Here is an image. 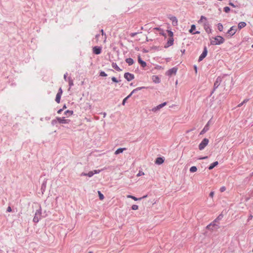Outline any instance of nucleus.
Listing matches in <instances>:
<instances>
[{"instance_id": "obj_1", "label": "nucleus", "mask_w": 253, "mask_h": 253, "mask_svg": "<svg viewBox=\"0 0 253 253\" xmlns=\"http://www.w3.org/2000/svg\"><path fill=\"white\" fill-rule=\"evenodd\" d=\"M198 23L203 25L207 33H210L211 32V29L210 27L209 23L206 17L201 16L200 19L198 21Z\"/></svg>"}, {"instance_id": "obj_2", "label": "nucleus", "mask_w": 253, "mask_h": 253, "mask_svg": "<svg viewBox=\"0 0 253 253\" xmlns=\"http://www.w3.org/2000/svg\"><path fill=\"white\" fill-rule=\"evenodd\" d=\"M224 42V39L221 36H217L212 38L211 41V43L212 45H217L223 43Z\"/></svg>"}, {"instance_id": "obj_3", "label": "nucleus", "mask_w": 253, "mask_h": 253, "mask_svg": "<svg viewBox=\"0 0 253 253\" xmlns=\"http://www.w3.org/2000/svg\"><path fill=\"white\" fill-rule=\"evenodd\" d=\"M209 140L207 138H204L199 145V149L200 150H203L208 144Z\"/></svg>"}, {"instance_id": "obj_4", "label": "nucleus", "mask_w": 253, "mask_h": 253, "mask_svg": "<svg viewBox=\"0 0 253 253\" xmlns=\"http://www.w3.org/2000/svg\"><path fill=\"white\" fill-rule=\"evenodd\" d=\"M100 171V170H94L93 171H89V172H88L87 173H84V172H83L82 174H81V175H84V176H88L89 177H91L93 175V174H97V173H99Z\"/></svg>"}, {"instance_id": "obj_5", "label": "nucleus", "mask_w": 253, "mask_h": 253, "mask_svg": "<svg viewBox=\"0 0 253 253\" xmlns=\"http://www.w3.org/2000/svg\"><path fill=\"white\" fill-rule=\"evenodd\" d=\"M56 119L60 124H69L70 122V120L65 119V117H57Z\"/></svg>"}, {"instance_id": "obj_6", "label": "nucleus", "mask_w": 253, "mask_h": 253, "mask_svg": "<svg viewBox=\"0 0 253 253\" xmlns=\"http://www.w3.org/2000/svg\"><path fill=\"white\" fill-rule=\"evenodd\" d=\"M124 77L127 81H130L134 78V76L131 73H126L124 75Z\"/></svg>"}, {"instance_id": "obj_7", "label": "nucleus", "mask_w": 253, "mask_h": 253, "mask_svg": "<svg viewBox=\"0 0 253 253\" xmlns=\"http://www.w3.org/2000/svg\"><path fill=\"white\" fill-rule=\"evenodd\" d=\"M167 104V103L166 102H164L163 103H162L154 108H153L152 109V111L154 112H157L158 110H160L161 108H162L163 107H164L165 105H166Z\"/></svg>"}, {"instance_id": "obj_8", "label": "nucleus", "mask_w": 253, "mask_h": 253, "mask_svg": "<svg viewBox=\"0 0 253 253\" xmlns=\"http://www.w3.org/2000/svg\"><path fill=\"white\" fill-rule=\"evenodd\" d=\"M207 53H208V51H207V47H205L203 53L201 54V55L199 57V61H201L203 60V59L204 58H205L206 56H207Z\"/></svg>"}, {"instance_id": "obj_9", "label": "nucleus", "mask_w": 253, "mask_h": 253, "mask_svg": "<svg viewBox=\"0 0 253 253\" xmlns=\"http://www.w3.org/2000/svg\"><path fill=\"white\" fill-rule=\"evenodd\" d=\"M177 72V68H172L169 70L166 74L169 76H171L173 74H175Z\"/></svg>"}, {"instance_id": "obj_10", "label": "nucleus", "mask_w": 253, "mask_h": 253, "mask_svg": "<svg viewBox=\"0 0 253 253\" xmlns=\"http://www.w3.org/2000/svg\"><path fill=\"white\" fill-rule=\"evenodd\" d=\"M41 216V212L40 211H37L36 212L35 216L33 218V221L35 223H37L39 222V219H40Z\"/></svg>"}, {"instance_id": "obj_11", "label": "nucleus", "mask_w": 253, "mask_h": 253, "mask_svg": "<svg viewBox=\"0 0 253 253\" xmlns=\"http://www.w3.org/2000/svg\"><path fill=\"white\" fill-rule=\"evenodd\" d=\"M236 31L237 30L236 28L234 26H232L228 30V31L227 32V34H229L230 36H232L236 33Z\"/></svg>"}, {"instance_id": "obj_12", "label": "nucleus", "mask_w": 253, "mask_h": 253, "mask_svg": "<svg viewBox=\"0 0 253 253\" xmlns=\"http://www.w3.org/2000/svg\"><path fill=\"white\" fill-rule=\"evenodd\" d=\"M93 52L95 54H99L101 52L102 48L101 47L94 46L93 47Z\"/></svg>"}, {"instance_id": "obj_13", "label": "nucleus", "mask_w": 253, "mask_h": 253, "mask_svg": "<svg viewBox=\"0 0 253 253\" xmlns=\"http://www.w3.org/2000/svg\"><path fill=\"white\" fill-rule=\"evenodd\" d=\"M170 20L171 21L172 24L173 26H177L178 24V21L177 18L175 16H172L170 18Z\"/></svg>"}, {"instance_id": "obj_14", "label": "nucleus", "mask_w": 253, "mask_h": 253, "mask_svg": "<svg viewBox=\"0 0 253 253\" xmlns=\"http://www.w3.org/2000/svg\"><path fill=\"white\" fill-rule=\"evenodd\" d=\"M152 81L156 84L159 83L160 82V78L158 76L154 75L152 77Z\"/></svg>"}, {"instance_id": "obj_15", "label": "nucleus", "mask_w": 253, "mask_h": 253, "mask_svg": "<svg viewBox=\"0 0 253 253\" xmlns=\"http://www.w3.org/2000/svg\"><path fill=\"white\" fill-rule=\"evenodd\" d=\"M173 44V38H169L168 41L166 45H165V47H168L170 45H172Z\"/></svg>"}, {"instance_id": "obj_16", "label": "nucleus", "mask_w": 253, "mask_h": 253, "mask_svg": "<svg viewBox=\"0 0 253 253\" xmlns=\"http://www.w3.org/2000/svg\"><path fill=\"white\" fill-rule=\"evenodd\" d=\"M138 61L142 67H145L146 66V63L143 61L140 56L138 57Z\"/></svg>"}, {"instance_id": "obj_17", "label": "nucleus", "mask_w": 253, "mask_h": 253, "mask_svg": "<svg viewBox=\"0 0 253 253\" xmlns=\"http://www.w3.org/2000/svg\"><path fill=\"white\" fill-rule=\"evenodd\" d=\"M112 66L113 68H114L116 71L118 72L122 71V69L117 65L116 63H113L112 64Z\"/></svg>"}, {"instance_id": "obj_18", "label": "nucleus", "mask_w": 253, "mask_h": 253, "mask_svg": "<svg viewBox=\"0 0 253 253\" xmlns=\"http://www.w3.org/2000/svg\"><path fill=\"white\" fill-rule=\"evenodd\" d=\"M126 62L130 66L133 64L134 61L133 59L131 58H128L126 59Z\"/></svg>"}, {"instance_id": "obj_19", "label": "nucleus", "mask_w": 253, "mask_h": 253, "mask_svg": "<svg viewBox=\"0 0 253 253\" xmlns=\"http://www.w3.org/2000/svg\"><path fill=\"white\" fill-rule=\"evenodd\" d=\"M246 26V23L245 22H241L238 24V28L240 30Z\"/></svg>"}, {"instance_id": "obj_20", "label": "nucleus", "mask_w": 253, "mask_h": 253, "mask_svg": "<svg viewBox=\"0 0 253 253\" xmlns=\"http://www.w3.org/2000/svg\"><path fill=\"white\" fill-rule=\"evenodd\" d=\"M218 163L217 161H216V162H214V163H212L211 164V165L210 166V167H209V169L210 170H211L212 169H213L215 166H216L217 165H218Z\"/></svg>"}, {"instance_id": "obj_21", "label": "nucleus", "mask_w": 253, "mask_h": 253, "mask_svg": "<svg viewBox=\"0 0 253 253\" xmlns=\"http://www.w3.org/2000/svg\"><path fill=\"white\" fill-rule=\"evenodd\" d=\"M209 129V125L208 124H207L204 128L203 129V130L201 131L200 134H203L205 133L206 131H207Z\"/></svg>"}, {"instance_id": "obj_22", "label": "nucleus", "mask_w": 253, "mask_h": 253, "mask_svg": "<svg viewBox=\"0 0 253 253\" xmlns=\"http://www.w3.org/2000/svg\"><path fill=\"white\" fill-rule=\"evenodd\" d=\"M126 148H119L115 152V154L116 155H118L120 153H123V151L126 150Z\"/></svg>"}, {"instance_id": "obj_23", "label": "nucleus", "mask_w": 253, "mask_h": 253, "mask_svg": "<svg viewBox=\"0 0 253 253\" xmlns=\"http://www.w3.org/2000/svg\"><path fill=\"white\" fill-rule=\"evenodd\" d=\"M164 160L162 158H157L155 163L157 164L160 165L163 163Z\"/></svg>"}, {"instance_id": "obj_24", "label": "nucleus", "mask_w": 253, "mask_h": 253, "mask_svg": "<svg viewBox=\"0 0 253 253\" xmlns=\"http://www.w3.org/2000/svg\"><path fill=\"white\" fill-rule=\"evenodd\" d=\"M61 94L57 93L56 96L55 101L57 103H59L60 102V98L61 96Z\"/></svg>"}, {"instance_id": "obj_25", "label": "nucleus", "mask_w": 253, "mask_h": 253, "mask_svg": "<svg viewBox=\"0 0 253 253\" xmlns=\"http://www.w3.org/2000/svg\"><path fill=\"white\" fill-rule=\"evenodd\" d=\"M132 95V93H130L123 100L122 104L124 105L127 100V99L129 98Z\"/></svg>"}, {"instance_id": "obj_26", "label": "nucleus", "mask_w": 253, "mask_h": 253, "mask_svg": "<svg viewBox=\"0 0 253 253\" xmlns=\"http://www.w3.org/2000/svg\"><path fill=\"white\" fill-rule=\"evenodd\" d=\"M146 88L145 86H142V87H138L136 88L135 89H133L131 93H132V94L134 93L136 91L140 90L143 88Z\"/></svg>"}, {"instance_id": "obj_27", "label": "nucleus", "mask_w": 253, "mask_h": 253, "mask_svg": "<svg viewBox=\"0 0 253 253\" xmlns=\"http://www.w3.org/2000/svg\"><path fill=\"white\" fill-rule=\"evenodd\" d=\"M197 168L195 166H192L190 168V171L191 172H195L197 171Z\"/></svg>"}, {"instance_id": "obj_28", "label": "nucleus", "mask_w": 253, "mask_h": 253, "mask_svg": "<svg viewBox=\"0 0 253 253\" xmlns=\"http://www.w3.org/2000/svg\"><path fill=\"white\" fill-rule=\"evenodd\" d=\"M217 28H218L219 31H222V30L223 29V27L221 23L218 24V25H217Z\"/></svg>"}, {"instance_id": "obj_29", "label": "nucleus", "mask_w": 253, "mask_h": 253, "mask_svg": "<svg viewBox=\"0 0 253 253\" xmlns=\"http://www.w3.org/2000/svg\"><path fill=\"white\" fill-rule=\"evenodd\" d=\"M73 114V111L67 110L65 112L66 115L71 116Z\"/></svg>"}, {"instance_id": "obj_30", "label": "nucleus", "mask_w": 253, "mask_h": 253, "mask_svg": "<svg viewBox=\"0 0 253 253\" xmlns=\"http://www.w3.org/2000/svg\"><path fill=\"white\" fill-rule=\"evenodd\" d=\"M98 195H99V199L101 200H103L104 198V195L99 191H98Z\"/></svg>"}, {"instance_id": "obj_31", "label": "nucleus", "mask_w": 253, "mask_h": 253, "mask_svg": "<svg viewBox=\"0 0 253 253\" xmlns=\"http://www.w3.org/2000/svg\"><path fill=\"white\" fill-rule=\"evenodd\" d=\"M147 197V196H146H146H143V197H142V198H145V197ZM131 199H133V200H134V201H137V200H141V199H142V198H139V199H138V198H136L135 197H134V196H132V197H131Z\"/></svg>"}, {"instance_id": "obj_32", "label": "nucleus", "mask_w": 253, "mask_h": 253, "mask_svg": "<svg viewBox=\"0 0 253 253\" xmlns=\"http://www.w3.org/2000/svg\"><path fill=\"white\" fill-rule=\"evenodd\" d=\"M196 29V26L195 25H192L191 27V29L190 30L189 32L190 33H192L193 31H194Z\"/></svg>"}, {"instance_id": "obj_33", "label": "nucleus", "mask_w": 253, "mask_h": 253, "mask_svg": "<svg viewBox=\"0 0 253 253\" xmlns=\"http://www.w3.org/2000/svg\"><path fill=\"white\" fill-rule=\"evenodd\" d=\"M168 33L169 36L170 37V38H173V33L172 31L168 30Z\"/></svg>"}, {"instance_id": "obj_34", "label": "nucleus", "mask_w": 253, "mask_h": 253, "mask_svg": "<svg viewBox=\"0 0 253 253\" xmlns=\"http://www.w3.org/2000/svg\"><path fill=\"white\" fill-rule=\"evenodd\" d=\"M131 209L133 210H137L138 209V206L136 205H133L132 206Z\"/></svg>"}, {"instance_id": "obj_35", "label": "nucleus", "mask_w": 253, "mask_h": 253, "mask_svg": "<svg viewBox=\"0 0 253 253\" xmlns=\"http://www.w3.org/2000/svg\"><path fill=\"white\" fill-rule=\"evenodd\" d=\"M230 10V8L228 6H226L224 8V11L226 13H228L229 12Z\"/></svg>"}, {"instance_id": "obj_36", "label": "nucleus", "mask_w": 253, "mask_h": 253, "mask_svg": "<svg viewBox=\"0 0 253 253\" xmlns=\"http://www.w3.org/2000/svg\"><path fill=\"white\" fill-rule=\"evenodd\" d=\"M100 76L102 77H106L107 74L103 71H102L100 73Z\"/></svg>"}, {"instance_id": "obj_37", "label": "nucleus", "mask_w": 253, "mask_h": 253, "mask_svg": "<svg viewBox=\"0 0 253 253\" xmlns=\"http://www.w3.org/2000/svg\"><path fill=\"white\" fill-rule=\"evenodd\" d=\"M144 175V173L142 171H140L137 174V176H140Z\"/></svg>"}, {"instance_id": "obj_38", "label": "nucleus", "mask_w": 253, "mask_h": 253, "mask_svg": "<svg viewBox=\"0 0 253 253\" xmlns=\"http://www.w3.org/2000/svg\"><path fill=\"white\" fill-rule=\"evenodd\" d=\"M225 190H226V188H225V187H224V186H222V187H221L220 188V191L221 192H223L225 191Z\"/></svg>"}, {"instance_id": "obj_39", "label": "nucleus", "mask_w": 253, "mask_h": 253, "mask_svg": "<svg viewBox=\"0 0 253 253\" xmlns=\"http://www.w3.org/2000/svg\"><path fill=\"white\" fill-rule=\"evenodd\" d=\"M112 80L113 82H115V83H118V81L117 80V79L115 77H114L112 78Z\"/></svg>"}, {"instance_id": "obj_40", "label": "nucleus", "mask_w": 253, "mask_h": 253, "mask_svg": "<svg viewBox=\"0 0 253 253\" xmlns=\"http://www.w3.org/2000/svg\"><path fill=\"white\" fill-rule=\"evenodd\" d=\"M214 194V192L213 191H211L210 193V196L211 198L213 197V195Z\"/></svg>"}, {"instance_id": "obj_41", "label": "nucleus", "mask_w": 253, "mask_h": 253, "mask_svg": "<svg viewBox=\"0 0 253 253\" xmlns=\"http://www.w3.org/2000/svg\"><path fill=\"white\" fill-rule=\"evenodd\" d=\"M62 93H63V91H62V89H61V88H60L59 90H58V92L57 93L58 94H62Z\"/></svg>"}, {"instance_id": "obj_42", "label": "nucleus", "mask_w": 253, "mask_h": 253, "mask_svg": "<svg viewBox=\"0 0 253 253\" xmlns=\"http://www.w3.org/2000/svg\"><path fill=\"white\" fill-rule=\"evenodd\" d=\"M12 211V210H11V208L10 207H8L7 208V212H11Z\"/></svg>"}, {"instance_id": "obj_43", "label": "nucleus", "mask_w": 253, "mask_h": 253, "mask_svg": "<svg viewBox=\"0 0 253 253\" xmlns=\"http://www.w3.org/2000/svg\"><path fill=\"white\" fill-rule=\"evenodd\" d=\"M137 34V33H131L130 35L131 37H133L134 36L136 35Z\"/></svg>"}, {"instance_id": "obj_44", "label": "nucleus", "mask_w": 253, "mask_h": 253, "mask_svg": "<svg viewBox=\"0 0 253 253\" xmlns=\"http://www.w3.org/2000/svg\"><path fill=\"white\" fill-rule=\"evenodd\" d=\"M246 102V101L245 100L243 102H242L241 103L239 104L238 105V107H241L244 103H245Z\"/></svg>"}, {"instance_id": "obj_45", "label": "nucleus", "mask_w": 253, "mask_h": 253, "mask_svg": "<svg viewBox=\"0 0 253 253\" xmlns=\"http://www.w3.org/2000/svg\"><path fill=\"white\" fill-rule=\"evenodd\" d=\"M229 4L233 7H236V6L232 2H229Z\"/></svg>"}, {"instance_id": "obj_46", "label": "nucleus", "mask_w": 253, "mask_h": 253, "mask_svg": "<svg viewBox=\"0 0 253 253\" xmlns=\"http://www.w3.org/2000/svg\"><path fill=\"white\" fill-rule=\"evenodd\" d=\"M161 31L160 34H161L162 35H163L164 36H166L165 34L164 33V31L162 30H161V31Z\"/></svg>"}, {"instance_id": "obj_47", "label": "nucleus", "mask_w": 253, "mask_h": 253, "mask_svg": "<svg viewBox=\"0 0 253 253\" xmlns=\"http://www.w3.org/2000/svg\"><path fill=\"white\" fill-rule=\"evenodd\" d=\"M63 111V109H61L60 110H59L58 111H57V113L60 114H61V112Z\"/></svg>"}, {"instance_id": "obj_48", "label": "nucleus", "mask_w": 253, "mask_h": 253, "mask_svg": "<svg viewBox=\"0 0 253 253\" xmlns=\"http://www.w3.org/2000/svg\"><path fill=\"white\" fill-rule=\"evenodd\" d=\"M154 30H157V31H161V29H160V28H155L154 29Z\"/></svg>"}, {"instance_id": "obj_49", "label": "nucleus", "mask_w": 253, "mask_h": 253, "mask_svg": "<svg viewBox=\"0 0 253 253\" xmlns=\"http://www.w3.org/2000/svg\"><path fill=\"white\" fill-rule=\"evenodd\" d=\"M207 158H208V157H207V156H206V157H203V158H200L199 159H200V160H202V159H207Z\"/></svg>"}, {"instance_id": "obj_50", "label": "nucleus", "mask_w": 253, "mask_h": 253, "mask_svg": "<svg viewBox=\"0 0 253 253\" xmlns=\"http://www.w3.org/2000/svg\"><path fill=\"white\" fill-rule=\"evenodd\" d=\"M132 197V196H131V195H127V198H131V199Z\"/></svg>"}, {"instance_id": "obj_51", "label": "nucleus", "mask_w": 253, "mask_h": 253, "mask_svg": "<svg viewBox=\"0 0 253 253\" xmlns=\"http://www.w3.org/2000/svg\"><path fill=\"white\" fill-rule=\"evenodd\" d=\"M101 32L102 35H104V32H103V30L102 29L101 30Z\"/></svg>"}, {"instance_id": "obj_52", "label": "nucleus", "mask_w": 253, "mask_h": 253, "mask_svg": "<svg viewBox=\"0 0 253 253\" xmlns=\"http://www.w3.org/2000/svg\"><path fill=\"white\" fill-rule=\"evenodd\" d=\"M65 108H66V105H64V106H63V109H62L63 110L64 109H65Z\"/></svg>"}, {"instance_id": "obj_53", "label": "nucleus", "mask_w": 253, "mask_h": 253, "mask_svg": "<svg viewBox=\"0 0 253 253\" xmlns=\"http://www.w3.org/2000/svg\"><path fill=\"white\" fill-rule=\"evenodd\" d=\"M195 70L196 72H197V67L196 66H195Z\"/></svg>"}, {"instance_id": "obj_54", "label": "nucleus", "mask_w": 253, "mask_h": 253, "mask_svg": "<svg viewBox=\"0 0 253 253\" xmlns=\"http://www.w3.org/2000/svg\"><path fill=\"white\" fill-rule=\"evenodd\" d=\"M199 33H200V32H198V31H197V32H195V33H194V34H199Z\"/></svg>"}, {"instance_id": "obj_55", "label": "nucleus", "mask_w": 253, "mask_h": 253, "mask_svg": "<svg viewBox=\"0 0 253 253\" xmlns=\"http://www.w3.org/2000/svg\"><path fill=\"white\" fill-rule=\"evenodd\" d=\"M73 83H72V82H70V85H73Z\"/></svg>"}, {"instance_id": "obj_56", "label": "nucleus", "mask_w": 253, "mask_h": 253, "mask_svg": "<svg viewBox=\"0 0 253 253\" xmlns=\"http://www.w3.org/2000/svg\"><path fill=\"white\" fill-rule=\"evenodd\" d=\"M106 115V114L105 113H104V117H105Z\"/></svg>"}, {"instance_id": "obj_57", "label": "nucleus", "mask_w": 253, "mask_h": 253, "mask_svg": "<svg viewBox=\"0 0 253 253\" xmlns=\"http://www.w3.org/2000/svg\"><path fill=\"white\" fill-rule=\"evenodd\" d=\"M64 77V79H66V75H65Z\"/></svg>"}, {"instance_id": "obj_58", "label": "nucleus", "mask_w": 253, "mask_h": 253, "mask_svg": "<svg viewBox=\"0 0 253 253\" xmlns=\"http://www.w3.org/2000/svg\"><path fill=\"white\" fill-rule=\"evenodd\" d=\"M98 35H96V38H98Z\"/></svg>"}, {"instance_id": "obj_59", "label": "nucleus", "mask_w": 253, "mask_h": 253, "mask_svg": "<svg viewBox=\"0 0 253 253\" xmlns=\"http://www.w3.org/2000/svg\"><path fill=\"white\" fill-rule=\"evenodd\" d=\"M251 176H253V172L252 173Z\"/></svg>"}, {"instance_id": "obj_60", "label": "nucleus", "mask_w": 253, "mask_h": 253, "mask_svg": "<svg viewBox=\"0 0 253 253\" xmlns=\"http://www.w3.org/2000/svg\"><path fill=\"white\" fill-rule=\"evenodd\" d=\"M252 47L253 48V44L252 45Z\"/></svg>"}]
</instances>
